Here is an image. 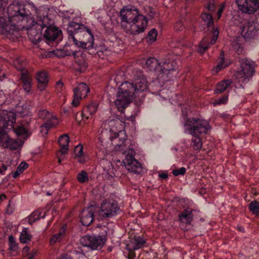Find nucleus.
Masks as SVG:
<instances>
[{
    "label": "nucleus",
    "instance_id": "nucleus-26",
    "mask_svg": "<svg viewBox=\"0 0 259 259\" xmlns=\"http://www.w3.org/2000/svg\"><path fill=\"white\" fill-rule=\"evenodd\" d=\"M98 105L96 103H91L84 107L82 112V116L84 118H91L97 112Z\"/></svg>",
    "mask_w": 259,
    "mask_h": 259
},
{
    "label": "nucleus",
    "instance_id": "nucleus-44",
    "mask_svg": "<svg viewBox=\"0 0 259 259\" xmlns=\"http://www.w3.org/2000/svg\"><path fill=\"white\" fill-rule=\"evenodd\" d=\"M232 47L233 50L238 54H241L243 52V48L241 45L238 44L236 41L232 43Z\"/></svg>",
    "mask_w": 259,
    "mask_h": 259
},
{
    "label": "nucleus",
    "instance_id": "nucleus-6",
    "mask_svg": "<svg viewBox=\"0 0 259 259\" xmlns=\"http://www.w3.org/2000/svg\"><path fill=\"white\" fill-rule=\"evenodd\" d=\"M8 13L12 16H18V20L17 22L22 24L24 25L25 22L27 21V16L29 14L33 13L38 15H45L46 12L44 10L38 9L33 4L29 3L27 5H19L10 6L8 9Z\"/></svg>",
    "mask_w": 259,
    "mask_h": 259
},
{
    "label": "nucleus",
    "instance_id": "nucleus-30",
    "mask_svg": "<svg viewBox=\"0 0 259 259\" xmlns=\"http://www.w3.org/2000/svg\"><path fill=\"white\" fill-rule=\"evenodd\" d=\"M232 81L231 79H227L219 82L215 90V92L217 94H221L228 89L232 84Z\"/></svg>",
    "mask_w": 259,
    "mask_h": 259
},
{
    "label": "nucleus",
    "instance_id": "nucleus-42",
    "mask_svg": "<svg viewBox=\"0 0 259 259\" xmlns=\"http://www.w3.org/2000/svg\"><path fill=\"white\" fill-rule=\"evenodd\" d=\"M9 249L16 251L18 248L17 244L15 242L14 237L12 235L9 236Z\"/></svg>",
    "mask_w": 259,
    "mask_h": 259
},
{
    "label": "nucleus",
    "instance_id": "nucleus-54",
    "mask_svg": "<svg viewBox=\"0 0 259 259\" xmlns=\"http://www.w3.org/2000/svg\"><path fill=\"white\" fill-rule=\"evenodd\" d=\"M78 161L79 162H80L81 163H83L85 162V160H84V158L81 157V156H80V157H78Z\"/></svg>",
    "mask_w": 259,
    "mask_h": 259
},
{
    "label": "nucleus",
    "instance_id": "nucleus-14",
    "mask_svg": "<svg viewBox=\"0 0 259 259\" xmlns=\"http://www.w3.org/2000/svg\"><path fill=\"white\" fill-rule=\"evenodd\" d=\"M241 34L245 39H254L259 35V24L247 22L241 26Z\"/></svg>",
    "mask_w": 259,
    "mask_h": 259
},
{
    "label": "nucleus",
    "instance_id": "nucleus-55",
    "mask_svg": "<svg viewBox=\"0 0 259 259\" xmlns=\"http://www.w3.org/2000/svg\"><path fill=\"white\" fill-rule=\"evenodd\" d=\"M6 199V196L4 194L0 195V203Z\"/></svg>",
    "mask_w": 259,
    "mask_h": 259
},
{
    "label": "nucleus",
    "instance_id": "nucleus-27",
    "mask_svg": "<svg viewBox=\"0 0 259 259\" xmlns=\"http://www.w3.org/2000/svg\"><path fill=\"white\" fill-rule=\"evenodd\" d=\"M21 80L23 89L26 92L29 93L32 85V78L30 74L27 71L21 73Z\"/></svg>",
    "mask_w": 259,
    "mask_h": 259
},
{
    "label": "nucleus",
    "instance_id": "nucleus-23",
    "mask_svg": "<svg viewBox=\"0 0 259 259\" xmlns=\"http://www.w3.org/2000/svg\"><path fill=\"white\" fill-rule=\"evenodd\" d=\"M93 208L88 207L83 209L80 213V222L84 227H88L93 221Z\"/></svg>",
    "mask_w": 259,
    "mask_h": 259
},
{
    "label": "nucleus",
    "instance_id": "nucleus-46",
    "mask_svg": "<svg viewBox=\"0 0 259 259\" xmlns=\"http://www.w3.org/2000/svg\"><path fill=\"white\" fill-rule=\"evenodd\" d=\"M186 169L184 167H182L179 169H174L172 171V174L175 176H178L179 175H184L185 174Z\"/></svg>",
    "mask_w": 259,
    "mask_h": 259
},
{
    "label": "nucleus",
    "instance_id": "nucleus-37",
    "mask_svg": "<svg viewBox=\"0 0 259 259\" xmlns=\"http://www.w3.org/2000/svg\"><path fill=\"white\" fill-rule=\"evenodd\" d=\"M28 167V164L25 162H22L18 166L16 172L14 174L13 177L17 178L20 174Z\"/></svg>",
    "mask_w": 259,
    "mask_h": 259
},
{
    "label": "nucleus",
    "instance_id": "nucleus-51",
    "mask_svg": "<svg viewBox=\"0 0 259 259\" xmlns=\"http://www.w3.org/2000/svg\"><path fill=\"white\" fill-rule=\"evenodd\" d=\"M13 212V208L10 206V205H9L6 209V212L7 213L10 214Z\"/></svg>",
    "mask_w": 259,
    "mask_h": 259
},
{
    "label": "nucleus",
    "instance_id": "nucleus-60",
    "mask_svg": "<svg viewBox=\"0 0 259 259\" xmlns=\"http://www.w3.org/2000/svg\"><path fill=\"white\" fill-rule=\"evenodd\" d=\"M57 85H61V86H62L63 84L59 81L57 82Z\"/></svg>",
    "mask_w": 259,
    "mask_h": 259
},
{
    "label": "nucleus",
    "instance_id": "nucleus-61",
    "mask_svg": "<svg viewBox=\"0 0 259 259\" xmlns=\"http://www.w3.org/2000/svg\"><path fill=\"white\" fill-rule=\"evenodd\" d=\"M47 195H51V194H50V193H47Z\"/></svg>",
    "mask_w": 259,
    "mask_h": 259
},
{
    "label": "nucleus",
    "instance_id": "nucleus-25",
    "mask_svg": "<svg viewBox=\"0 0 259 259\" xmlns=\"http://www.w3.org/2000/svg\"><path fill=\"white\" fill-rule=\"evenodd\" d=\"M42 210L39 209L33 212L28 217L24 219L22 223L24 225H32L33 223L38 220L40 218L45 217V213L42 214Z\"/></svg>",
    "mask_w": 259,
    "mask_h": 259
},
{
    "label": "nucleus",
    "instance_id": "nucleus-58",
    "mask_svg": "<svg viewBox=\"0 0 259 259\" xmlns=\"http://www.w3.org/2000/svg\"><path fill=\"white\" fill-rule=\"evenodd\" d=\"M238 231H239L240 232H243L244 231V228L239 227V228H238Z\"/></svg>",
    "mask_w": 259,
    "mask_h": 259
},
{
    "label": "nucleus",
    "instance_id": "nucleus-57",
    "mask_svg": "<svg viewBox=\"0 0 259 259\" xmlns=\"http://www.w3.org/2000/svg\"><path fill=\"white\" fill-rule=\"evenodd\" d=\"M58 259H71V258L70 256H68L66 255V256H63L62 257L59 258Z\"/></svg>",
    "mask_w": 259,
    "mask_h": 259
},
{
    "label": "nucleus",
    "instance_id": "nucleus-16",
    "mask_svg": "<svg viewBox=\"0 0 259 259\" xmlns=\"http://www.w3.org/2000/svg\"><path fill=\"white\" fill-rule=\"evenodd\" d=\"M52 22L51 20V24L48 25L47 29L44 33V36L46 39V42L50 44V42L55 40H60L62 39L61 31L59 30L57 27L52 26Z\"/></svg>",
    "mask_w": 259,
    "mask_h": 259
},
{
    "label": "nucleus",
    "instance_id": "nucleus-20",
    "mask_svg": "<svg viewBox=\"0 0 259 259\" xmlns=\"http://www.w3.org/2000/svg\"><path fill=\"white\" fill-rule=\"evenodd\" d=\"M124 163L126 169L132 172L140 174L142 170L141 163L135 159L133 155H127Z\"/></svg>",
    "mask_w": 259,
    "mask_h": 259
},
{
    "label": "nucleus",
    "instance_id": "nucleus-35",
    "mask_svg": "<svg viewBox=\"0 0 259 259\" xmlns=\"http://www.w3.org/2000/svg\"><path fill=\"white\" fill-rule=\"evenodd\" d=\"M248 209L253 214L259 217V201H251L248 205Z\"/></svg>",
    "mask_w": 259,
    "mask_h": 259
},
{
    "label": "nucleus",
    "instance_id": "nucleus-7",
    "mask_svg": "<svg viewBox=\"0 0 259 259\" xmlns=\"http://www.w3.org/2000/svg\"><path fill=\"white\" fill-rule=\"evenodd\" d=\"M239 62V67L235 73L236 78L240 82L247 83L254 75L256 65L254 62L247 58L242 59Z\"/></svg>",
    "mask_w": 259,
    "mask_h": 259
},
{
    "label": "nucleus",
    "instance_id": "nucleus-9",
    "mask_svg": "<svg viewBox=\"0 0 259 259\" xmlns=\"http://www.w3.org/2000/svg\"><path fill=\"white\" fill-rule=\"evenodd\" d=\"M159 69L158 77L162 81L169 80L178 72L177 63L169 58L160 62Z\"/></svg>",
    "mask_w": 259,
    "mask_h": 259
},
{
    "label": "nucleus",
    "instance_id": "nucleus-19",
    "mask_svg": "<svg viewBox=\"0 0 259 259\" xmlns=\"http://www.w3.org/2000/svg\"><path fill=\"white\" fill-rule=\"evenodd\" d=\"M89 92L90 89L86 84L84 83L79 84L74 89V98L72 101V105L75 107L77 106L79 104V100L82 98L85 97Z\"/></svg>",
    "mask_w": 259,
    "mask_h": 259
},
{
    "label": "nucleus",
    "instance_id": "nucleus-34",
    "mask_svg": "<svg viewBox=\"0 0 259 259\" xmlns=\"http://www.w3.org/2000/svg\"><path fill=\"white\" fill-rule=\"evenodd\" d=\"M57 122H54L50 120H48L40 126V132L42 133L43 136L46 135L48 134L49 130L52 127L55 126Z\"/></svg>",
    "mask_w": 259,
    "mask_h": 259
},
{
    "label": "nucleus",
    "instance_id": "nucleus-24",
    "mask_svg": "<svg viewBox=\"0 0 259 259\" xmlns=\"http://www.w3.org/2000/svg\"><path fill=\"white\" fill-rule=\"evenodd\" d=\"M35 78L38 82V89L41 91H44L48 85L49 77L47 73L44 70L37 72Z\"/></svg>",
    "mask_w": 259,
    "mask_h": 259
},
{
    "label": "nucleus",
    "instance_id": "nucleus-47",
    "mask_svg": "<svg viewBox=\"0 0 259 259\" xmlns=\"http://www.w3.org/2000/svg\"><path fill=\"white\" fill-rule=\"evenodd\" d=\"M74 151L76 157H80L83 154V147L81 145H78L75 147Z\"/></svg>",
    "mask_w": 259,
    "mask_h": 259
},
{
    "label": "nucleus",
    "instance_id": "nucleus-38",
    "mask_svg": "<svg viewBox=\"0 0 259 259\" xmlns=\"http://www.w3.org/2000/svg\"><path fill=\"white\" fill-rule=\"evenodd\" d=\"M65 229H62L59 232V233L55 234L53 236H52L50 239V244L53 245L57 241H60L65 233Z\"/></svg>",
    "mask_w": 259,
    "mask_h": 259
},
{
    "label": "nucleus",
    "instance_id": "nucleus-43",
    "mask_svg": "<svg viewBox=\"0 0 259 259\" xmlns=\"http://www.w3.org/2000/svg\"><path fill=\"white\" fill-rule=\"evenodd\" d=\"M228 101V97L227 96H223L222 97L219 98L215 100L213 102V106H216L218 105L225 104Z\"/></svg>",
    "mask_w": 259,
    "mask_h": 259
},
{
    "label": "nucleus",
    "instance_id": "nucleus-18",
    "mask_svg": "<svg viewBox=\"0 0 259 259\" xmlns=\"http://www.w3.org/2000/svg\"><path fill=\"white\" fill-rule=\"evenodd\" d=\"M219 34V30L216 28L214 29L212 36L208 35L204 37L200 42L198 52L200 54H203L211 45L214 44L218 39Z\"/></svg>",
    "mask_w": 259,
    "mask_h": 259
},
{
    "label": "nucleus",
    "instance_id": "nucleus-56",
    "mask_svg": "<svg viewBox=\"0 0 259 259\" xmlns=\"http://www.w3.org/2000/svg\"><path fill=\"white\" fill-rule=\"evenodd\" d=\"M222 9H220L219 10L218 12V16H219V19L221 17V15H222Z\"/></svg>",
    "mask_w": 259,
    "mask_h": 259
},
{
    "label": "nucleus",
    "instance_id": "nucleus-8",
    "mask_svg": "<svg viewBox=\"0 0 259 259\" xmlns=\"http://www.w3.org/2000/svg\"><path fill=\"white\" fill-rule=\"evenodd\" d=\"M51 24V19L47 15H38L37 22L32 20L31 27H27V34L31 41L35 44L38 42L41 37V29Z\"/></svg>",
    "mask_w": 259,
    "mask_h": 259
},
{
    "label": "nucleus",
    "instance_id": "nucleus-15",
    "mask_svg": "<svg viewBox=\"0 0 259 259\" xmlns=\"http://www.w3.org/2000/svg\"><path fill=\"white\" fill-rule=\"evenodd\" d=\"M239 10L243 13L253 14L259 9V0H236Z\"/></svg>",
    "mask_w": 259,
    "mask_h": 259
},
{
    "label": "nucleus",
    "instance_id": "nucleus-45",
    "mask_svg": "<svg viewBox=\"0 0 259 259\" xmlns=\"http://www.w3.org/2000/svg\"><path fill=\"white\" fill-rule=\"evenodd\" d=\"M126 249L128 251V254L127 255V257L128 259H134L136 257V254L135 252V250L136 249H133L130 247H128V244H127L126 246Z\"/></svg>",
    "mask_w": 259,
    "mask_h": 259
},
{
    "label": "nucleus",
    "instance_id": "nucleus-33",
    "mask_svg": "<svg viewBox=\"0 0 259 259\" xmlns=\"http://www.w3.org/2000/svg\"><path fill=\"white\" fill-rule=\"evenodd\" d=\"M32 236L27 231V228H25L20 235V241L22 243H27L30 241Z\"/></svg>",
    "mask_w": 259,
    "mask_h": 259
},
{
    "label": "nucleus",
    "instance_id": "nucleus-10",
    "mask_svg": "<svg viewBox=\"0 0 259 259\" xmlns=\"http://www.w3.org/2000/svg\"><path fill=\"white\" fill-rule=\"evenodd\" d=\"M107 238L105 236L85 235L80 239V243L92 250H100L102 248Z\"/></svg>",
    "mask_w": 259,
    "mask_h": 259
},
{
    "label": "nucleus",
    "instance_id": "nucleus-21",
    "mask_svg": "<svg viewBox=\"0 0 259 259\" xmlns=\"http://www.w3.org/2000/svg\"><path fill=\"white\" fill-rule=\"evenodd\" d=\"M198 212L195 209L187 207L179 214V221L183 225H189L193 219L194 213Z\"/></svg>",
    "mask_w": 259,
    "mask_h": 259
},
{
    "label": "nucleus",
    "instance_id": "nucleus-41",
    "mask_svg": "<svg viewBox=\"0 0 259 259\" xmlns=\"http://www.w3.org/2000/svg\"><path fill=\"white\" fill-rule=\"evenodd\" d=\"M77 179L80 183H84V182H87L89 180L87 173L85 171L82 170L78 174L77 176Z\"/></svg>",
    "mask_w": 259,
    "mask_h": 259
},
{
    "label": "nucleus",
    "instance_id": "nucleus-3",
    "mask_svg": "<svg viewBox=\"0 0 259 259\" xmlns=\"http://www.w3.org/2000/svg\"><path fill=\"white\" fill-rule=\"evenodd\" d=\"M69 40L82 48H92L94 36L91 30L83 24L74 22L69 23L67 29Z\"/></svg>",
    "mask_w": 259,
    "mask_h": 259
},
{
    "label": "nucleus",
    "instance_id": "nucleus-12",
    "mask_svg": "<svg viewBox=\"0 0 259 259\" xmlns=\"http://www.w3.org/2000/svg\"><path fill=\"white\" fill-rule=\"evenodd\" d=\"M148 20L144 15L140 16L136 21L123 28L125 32L132 35H137L144 32L147 26Z\"/></svg>",
    "mask_w": 259,
    "mask_h": 259
},
{
    "label": "nucleus",
    "instance_id": "nucleus-28",
    "mask_svg": "<svg viewBox=\"0 0 259 259\" xmlns=\"http://www.w3.org/2000/svg\"><path fill=\"white\" fill-rule=\"evenodd\" d=\"M111 133L112 132L110 130H108L107 127H101L99 140L103 145H106L112 140L113 137L111 135Z\"/></svg>",
    "mask_w": 259,
    "mask_h": 259
},
{
    "label": "nucleus",
    "instance_id": "nucleus-29",
    "mask_svg": "<svg viewBox=\"0 0 259 259\" xmlns=\"http://www.w3.org/2000/svg\"><path fill=\"white\" fill-rule=\"evenodd\" d=\"M146 239L139 236H134L132 240L128 244V247L136 249L142 248L145 246Z\"/></svg>",
    "mask_w": 259,
    "mask_h": 259
},
{
    "label": "nucleus",
    "instance_id": "nucleus-4",
    "mask_svg": "<svg viewBox=\"0 0 259 259\" xmlns=\"http://www.w3.org/2000/svg\"><path fill=\"white\" fill-rule=\"evenodd\" d=\"M15 121L16 114L14 112L0 110V145L5 148L16 150L19 147V142L10 138L4 131L6 128H12Z\"/></svg>",
    "mask_w": 259,
    "mask_h": 259
},
{
    "label": "nucleus",
    "instance_id": "nucleus-36",
    "mask_svg": "<svg viewBox=\"0 0 259 259\" xmlns=\"http://www.w3.org/2000/svg\"><path fill=\"white\" fill-rule=\"evenodd\" d=\"M37 115L38 118L43 119H50L55 117L49 111L45 109L40 110L38 111Z\"/></svg>",
    "mask_w": 259,
    "mask_h": 259
},
{
    "label": "nucleus",
    "instance_id": "nucleus-13",
    "mask_svg": "<svg viewBox=\"0 0 259 259\" xmlns=\"http://www.w3.org/2000/svg\"><path fill=\"white\" fill-rule=\"evenodd\" d=\"M120 211L117 203L113 200H105L100 206L99 216L102 218H111L116 215Z\"/></svg>",
    "mask_w": 259,
    "mask_h": 259
},
{
    "label": "nucleus",
    "instance_id": "nucleus-31",
    "mask_svg": "<svg viewBox=\"0 0 259 259\" xmlns=\"http://www.w3.org/2000/svg\"><path fill=\"white\" fill-rule=\"evenodd\" d=\"M219 59L220 61L218 65L214 68H213L211 71L213 74H217L221 69L225 68L229 65L228 64L225 63L224 54L223 52H222L221 54Z\"/></svg>",
    "mask_w": 259,
    "mask_h": 259
},
{
    "label": "nucleus",
    "instance_id": "nucleus-17",
    "mask_svg": "<svg viewBox=\"0 0 259 259\" xmlns=\"http://www.w3.org/2000/svg\"><path fill=\"white\" fill-rule=\"evenodd\" d=\"M107 127H109L110 131L114 133L115 136H117L119 134H122L124 128V123L118 118H115L105 121L102 123V128Z\"/></svg>",
    "mask_w": 259,
    "mask_h": 259
},
{
    "label": "nucleus",
    "instance_id": "nucleus-53",
    "mask_svg": "<svg viewBox=\"0 0 259 259\" xmlns=\"http://www.w3.org/2000/svg\"><path fill=\"white\" fill-rule=\"evenodd\" d=\"M159 177L162 179H165L167 178V175L165 173H162L159 174Z\"/></svg>",
    "mask_w": 259,
    "mask_h": 259
},
{
    "label": "nucleus",
    "instance_id": "nucleus-39",
    "mask_svg": "<svg viewBox=\"0 0 259 259\" xmlns=\"http://www.w3.org/2000/svg\"><path fill=\"white\" fill-rule=\"evenodd\" d=\"M202 20L207 24L208 27L213 25V20L211 15L207 13H204L201 15Z\"/></svg>",
    "mask_w": 259,
    "mask_h": 259
},
{
    "label": "nucleus",
    "instance_id": "nucleus-52",
    "mask_svg": "<svg viewBox=\"0 0 259 259\" xmlns=\"http://www.w3.org/2000/svg\"><path fill=\"white\" fill-rule=\"evenodd\" d=\"M29 250H30L29 247L27 246H26L23 249V253L26 254H27L28 253Z\"/></svg>",
    "mask_w": 259,
    "mask_h": 259
},
{
    "label": "nucleus",
    "instance_id": "nucleus-40",
    "mask_svg": "<svg viewBox=\"0 0 259 259\" xmlns=\"http://www.w3.org/2000/svg\"><path fill=\"white\" fill-rule=\"evenodd\" d=\"M157 36V31L155 28L151 29L148 34L147 37V41L149 43L153 42Z\"/></svg>",
    "mask_w": 259,
    "mask_h": 259
},
{
    "label": "nucleus",
    "instance_id": "nucleus-50",
    "mask_svg": "<svg viewBox=\"0 0 259 259\" xmlns=\"http://www.w3.org/2000/svg\"><path fill=\"white\" fill-rule=\"evenodd\" d=\"M7 166L4 164H3L1 167H0V174L5 175V172L7 170Z\"/></svg>",
    "mask_w": 259,
    "mask_h": 259
},
{
    "label": "nucleus",
    "instance_id": "nucleus-49",
    "mask_svg": "<svg viewBox=\"0 0 259 259\" xmlns=\"http://www.w3.org/2000/svg\"><path fill=\"white\" fill-rule=\"evenodd\" d=\"M184 27L181 21H177L174 25V29L176 31H181Z\"/></svg>",
    "mask_w": 259,
    "mask_h": 259
},
{
    "label": "nucleus",
    "instance_id": "nucleus-22",
    "mask_svg": "<svg viewBox=\"0 0 259 259\" xmlns=\"http://www.w3.org/2000/svg\"><path fill=\"white\" fill-rule=\"evenodd\" d=\"M58 142L61 149L58 153L57 156L58 162L61 163V161L64 159V155L67 153L69 138L67 135H63L59 137Z\"/></svg>",
    "mask_w": 259,
    "mask_h": 259
},
{
    "label": "nucleus",
    "instance_id": "nucleus-59",
    "mask_svg": "<svg viewBox=\"0 0 259 259\" xmlns=\"http://www.w3.org/2000/svg\"><path fill=\"white\" fill-rule=\"evenodd\" d=\"M149 16L151 18H152L154 16V14L151 12V14L149 15Z\"/></svg>",
    "mask_w": 259,
    "mask_h": 259
},
{
    "label": "nucleus",
    "instance_id": "nucleus-11",
    "mask_svg": "<svg viewBox=\"0 0 259 259\" xmlns=\"http://www.w3.org/2000/svg\"><path fill=\"white\" fill-rule=\"evenodd\" d=\"M142 15L136 7L129 6L123 7L120 11L121 27L124 28Z\"/></svg>",
    "mask_w": 259,
    "mask_h": 259
},
{
    "label": "nucleus",
    "instance_id": "nucleus-1",
    "mask_svg": "<svg viewBox=\"0 0 259 259\" xmlns=\"http://www.w3.org/2000/svg\"><path fill=\"white\" fill-rule=\"evenodd\" d=\"M148 90V83L143 76H139L133 82L124 81L118 89L115 105L119 111L122 112L134 98L140 97V94Z\"/></svg>",
    "mask_w": 259,
    "mask_h": 259
},
{
    "label": "nucleus",
    "instance_id": "nucleus-5",
    "mask_svg": "<svg viewBox=\"0 0 259 259\" xmlns=\"http://www.w3.org/2000/svg\"><path fill=\"white\" fill-rule=\"evenodd\" d=\"M18 20L17 16L0 17V33L13 40L18 38L19 31L24 28L22 24L16 22Z\"/></svg>",
    "mask_w": 259,
    "mask_h": 259
},
{
    "label": "nucleus",
    "instance_id": "nucleus-48",
    "mask_svg": "<svg viewBox=\"0 0 259 259\" xmlns=\"http://www.w3.org/2000/svg\"><path fill=\"white\" fill-rule=\"evenodd\" d=\"M15 132L17 135H24L27 133V129L23 126H19L15 130Z\"/></svg>",
    "mask_w": 259,
    "mask_h": 259
},
{
    "label": "nucleus",
    "instance_id": "nucleus-2",
    "mask_svg": "<svg viewBox=\"0 0 259 259\" xmlns=\"http://www.w3.org/2000/svg\"><path fill=\"white\" fill-rule=\"evenodd\" d=\"M210 129L211 126L207 120L198 118H189L184 123L185 133L193 136L190 147L196 151H199L202 147L200 136L207 134Z\"/></svg>",
    "mask_w": 259,
    "mask_h": 259
},
{
    "label": "nucleus",
    "instance_id": "nucleus-32",
    "mask_svg": "<svg viewBox=\"0 0 259 259\" xmlns=\"http://www.w3.org/2000/svg\"><path fill=\"white\" fill-rule=\"evenodd\" d=\"M147 67L151 70L159 69L160 62L153 57L148 58L146 62Z\"/></svg>",
    "mask_w": 259,
    "mask_h": 259
}]
</instances>
